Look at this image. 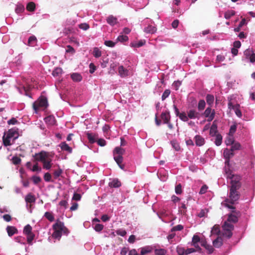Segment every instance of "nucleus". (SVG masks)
<instances>
[{"label":"nucleus","instance_id":"f704fd0d","mask_svg":"<svg viewBox=\"0 0 255 255\" xmlns=\"http://www.w3.org/2000/svg\"><path fill=\"white\" fill-rule=\"evenodd\" d=\"M220 233V226L218 225H214L213 228H212V230L211 231V235H219Z\"/></svg>","mask_w":255,"mask_h":255},{"label":"nucleus","instance_id":"4468645a","mask_svg":"<svg viewBox=\"0 0 255 255\" xmlns=\"http://www.w3.org/2000/svg\"><path fill=\"white\" fill-rule=\"evenodd\" d=\"M36 200L35 197L34 195H33L31 193H28L25 197V201L26 203V207L28 209L29 207H31V205H28V203H35Z\"/></svg>","mask_w":255,"mask_h":255},{"label":"nucleus","instance_id":"4be33fe9","mask_svg":"<svg viewBox=\"0 0 255 255\" xmlns=\"http://www.w3.org/2000/svg\"><path fill=\"white\" fill-rule=\"evenodd\" d=\"M18 91L19 93H20L22 95H25L30 98H32L31 94L29 93L28 89L23 86L21 88H18Z\"/></svg>","mask_w":255,"mask_h":255},{"label":"nucleus","instance_id":"f03ea898","mask_svg":"<svg viewBox=\"0 0 255 255\" xmlns=\"http://www.w3.org/2000/svg\"><path fill=\"white\" fill-rule=\"evenodd\" d=\"M125 152V150L120 147H116L113 151L114 160L116 162L119 167L122 170H124L125 165L122 164L123 161V155Z\"/></svg>","mask_w":255,"mask_h":255},{"label":"nucleus","instance_id":"6e6d98bb","mask_svg":"<svg viewBox=\"0 0 255 255\" xmlns=\"http://www.w3.org/2000/svg\"><path fill=\"white\" fill-rule=\"evenodd\" d=\"M31 233H32V227L29 224L26 225L23 229V233L26 235Z\"/></svg>","mask_w":255,"mask_h":255},{"label":"nucleus","instance_id":"c9c22d12","mask_svg":"<svg viewBox=\"0 0 255 255\" xmlns=\"http://www.w3.org/2000/svg\"><path fill=\"white\" fill-rule=\"evenodd\" d=\"M236 14V12L233 10H229L225 12L224 14V17L226 19H229L230 18L235 15Z\"/></svg>","mask_w":255,"mask_h":255},{"label":"nucleus","instance_id":"bf43d9fd","mask_svg":"<svg viewBox=\"0 0 255 255\" xmlns=\"http://www.w3.org/2000/svg\"><path fill=\"white\" fill-rule=\"evenodd\" d=\"M43 178L45 182H50L52 181L51 175L49 172L45 173L44 174Z\"/></svg>","mask_w":255,"mask_h":255},{"label":"nucleus","instance_id":"72a5a7b5","mask_svg":"<svg viewBox=\"0 0 255 255\" xmlns=\"http://www.w3.org/2000/svg\"><path fill=\"white\" fill-rule=\"evenodd\" d=\"M13 63L15 64V66L17 67L20 66L22 64V56L21 54H19L17 56H16L13 62Z\"/></svg>","mask_w":255,"mask_h":255},{"label":"nucleus","instance_id":"0e129e2a","mask_svg":"<svg viewBox=\"0 0 255 255\" xmlns=\"http://www.w3.org/2000/svg\"><path fill=\"white\" fill-rule=\"evenodd\" d=\"M170 94V90L169 89H166L163 93L162 94L161 99L162 101L165 100L168 96H169Z\"/></svg>","mask_w":255,"mask_h":255},{"label":"nucleus","instance_id":"4c0bfd02","mask_svg":"<svg viewBox=\"0 0 255 255\" xmlns=\"http://www.w3.org/2000/svg\"><path fill=\"white\" fill-rule=\"evenodd\" d=\"M144 44V42L142 40H140L138 41H134L130 43V46L132 47L139 48L141 47Z\"/></svg>","mask_w":255,"mask_h":255},{"label":"nucleus","instance_id":"ddd939ff","mask_svg":"<svg viewBox=\"0 0 255 255\" xmlns=\"http://www.w3.org/2000/svg\"><path fill=\"white\" fill-rule=\"evenodd\" d=\"M6 134L8 135V137H11L13 139L17 138L18 137V128H13L9 129Z\"/></svg>","mask_w":255,"mask_h":255},{"label":"nucleus","instance_id":"774afa93","mask_svg":"<svg viewBox=\"0 0 255 255\" xmlns=\"http://www.w3.org/2000/svg\"><path fill=\"white\" fill-rule=\"evenodd\" d=\"M177 252L178 255H185V249L182 247H178L177 248Z\"/></svg>","mask_w":255,"mask_h":255},{"label":"nucleus","instance_id":"bb28decb","mask_svg":"<svg viewBox=\"0 0 255 255\" xmlns=\"http://www.w3.org/2000/svg\"><path fill=\"white\" fill-rule=\"evenodd\" d=\"M206 100L209 107H212L214 102V96L211 94H207L206 97Z\"/></svg>","mask_w":255,"mask_h":255},{"label":"nucleus","instance_id":"423d86ee","mask_svg":"<svg viewBox=\"0 0 255 255\" xmlns=\"http://www.w3.org/2000/svg\"><path fill=\"white\" fill-rule=\"evenodd\" d=\"M48 106V103L47 99L44 96H41L39 97L37 100L34 102L33 104V108L35 111V113H37L39 107L47 108Z\"/></svg>","mask_w":255,"mask_h":255},{"label":"nucleus","instance_id":"0eeeda50","mask_svg":"<svg viewBox=\"0 0 255 255\" xmlns=\"http://www.w3.org/2000/svg\"><path fill=\"white\" fill-rule=\"evenodd\" d=\"M239 188L236 187H231L229 193V199L231 204H234L240 197V194L237 191Z\"/></svg>","mask_w":255,"mask_h":255},{"label":"nucleus","instance_id":"a18cd8bd","mask_svg":"<svg viewBox=\"0 0 255 255\" xmlns=\"http://www.w3.org/2000/svg\"><path fill=\"white\" fill-rule=\"evenodd\" d=\"M14 240L15 242L23 245H26L25 239L24 237L21 236H18L14 238Z\"/></svg>","mask_w":255,"mask_h":255},{"label":"nucleus","instance_id":"c85d7f7f","mask_svg":"<svg viewBox=\"0 0 255 255\" xmlns=\"http://www.w3.org/2000/svg\"><path fill=\"white\" fill-rule=\"evenodd\" d=\"M54 232L52 234V237L55 239L60 240L62 236L61 230L58 228L53 229Z\"/></svg>","mask_w":255,"mask_h":255},{"label":"nucleus","instance_id":"f3484780","mask_svg":"<svg viewBox=\"0 0 255 255\" xmlns=\"http://www.w3.org/2000/svg\"><path fill=\"white\" fill-rule=\"evenodd\" d=\"M196 145L197 146H201L205 144V140L204 138L200 135H196L194 137Z\"/></svg>","mask_w":255,"mask_h":255},{"label":"nucleus","instance_id":"49530a36","mask_svg":"<svg viewBox=\"0 0 255 255\" xmlns=\"http://www.w3.org/2000/svg\"><path fill=\"white\" fill-rule=\"evenodd\" d=\"M26 235L27 236V241L28 243L30 245H32V241L33 240V239L35 237V235L33 233H31L30 234H28Z\"/></svg>","mask_w":255,"mask_h":255},{"label":"nucleus","instance_id":"20e7f679","mask_svg":"<svg viewBox=\"0 0 255 255\" xmlns=\"http://www.w3.org/2000/svg\"><path fill=\"white\" fill-rule=\"evenodd\" d=\"M227 179H231V187L240 188L241 186V177L238 175L232 174L230 171H226Z\"/></svg>","mask_w":255,"mask_h":255},{"label":"nucleus","instance_id":"2eb2a0df","mask_svg":"<svg viewBox=\"0 0 255 255\" xmlns=\"http://www.w3.org/2000/svg\"><path fill=\"white\" fill-rule=\"evenodd\" d=\"M140 255H145L150 253L153 250V247L150 246H146L139 249Z\"/></svg>","mask_w":255,"mask_h":255},{"label":"nucleus","instance_id":"5701e85b","mask_svg":"<svg viewBox=\"0 0 255 255\" xmlns=\"http://www.w3.org/2000/svg\"><path fill=\"white\" fill-rule=\"evenodd\" d=\"M6 231L7 232L8 235L9 237H11L14 234H16L18 232L17 229L13 226H7L6 227Z\"/></svg>","mask_w":255,"mask_h":255},{"label":"nucleus","instance_id":"c03bdc74","mask_svg":"<svg viewBox=\"0 0 255 255\" xmlns=\"http://www.w3.org/2000/svg\"><path fill=\"white\" fill-rule=\"evenodd\" d=\"M24 10V6L22 4H17L15 9V12L17 14L22 12Z\"/></svg>","mask_w":255,"mask_h":255},{"label":"nucleus","instance_id":"6ab92c4d","mask_svg":"<svg viewBox=\"0 0 255 255\" xmlns=\"http://www.w3.org/2000/svg\"><path fill=\"white\" fill-rule=\"evenodd\" d=\"M111 188H118L121 186V183L118 179H113L109 183Z\"/></svg>","mask_w":255,"mask_h":255},{"label":"nucleus","instance_id":"e433bc0d","mask_svg":"<svg viewBox=\"0 0 255 255\" xmlns=\"http://www.w3.org/2000/svg\"><path fill=\"white\" fill-rule=\"evenodd\" d=\"M205 106H206V103H205V101L203 99L200 100L198 103V105H197L198 111H202V110H203L205 109Z\"/></svg>","mask_w":255,"mask_h":255},{"label":"nucleus","instance_id":"dca6fc26","mask_svg":"<svg viewBox=\"0 0 255 255\" xmlns=\"http://www.w3.org/2000/svg\"><path fill=\"white\" fill-rule=\"evenodd\" d=\"M118 72L120 76L122 77H126L129 75L128 70L125 68L123 65H121L118 68Z\"/></svg>","mask_w":255,"mask_h":255},{"label":"nucleus","instance_id":"4d7b16f0","mask_svg":"<svg viewBox=\"0 0 255 255\" xmlns=\"http://www.w3.org/2000/svg\"><path fill=\"white\" fill-rule=\"evenodd\" d=\"M93 54L96 58H99L101 56V51L97 47H95L93 50Z\"/></svg>","mask_w":255,"mask_h":255},{"label":"nucleus","instance_id":"a878e982","mask_svg":"<svg viewBox=\"0 0 255 255\" xmlns=\"http://www.w3.org/2000/svg\"><path fill=\"white\" fill-rule=\"evenodd\" d=\"M223 244V240L221 237H218L215 240L213 241V245L214 247L219 248Z\"/></svg>","mask_w":255,"mask_h":255},{"label":"nucleus","instance_id":"cd10ccee","mask_svg":"<svg viewBox=\"0 0 255 255\" xmlns=\"http://www.w3.org/2000/svg\"><path fill=\"white\" fill-rule=\"evenodd\" d=\"M217 126L214 122L210 129V135L211 136H214L217 134Z\"/></svg>","mask_w":255,"mask_h":255},{"label":"nucleus","instance_id":"7c9ffc66","mask_svg":"<svg viewBox=\"0 0 255 255\" xmlns=\"http://www.w3.org/2000/svg\"><path fill=\"white\" fill-rule=\"evenodd\" d=\"M247 24V20L245 18H243L240 23L239 24L238 26L237 27H235L234 28V31L235 32H239L241 28Z\"/></svg>","mask_w":255,"mask_h":255},{"label":"nucleus","instance_id":"473e14b6","mask_svg":"<svg viewBox=\"0 0 255 255\" xmlns=\"http://www.w3.org/2000/svg\"><path fill=\"white\" fill-rule=\"evenodd\" d=\"M235 141L234 135H228L225 139V143L227 145H231Z\"/></svg>","mask_w":255,"mask_h":255},{"label":"nucleus","instance_id":"5fc2aeb1","mask_svg":"<svg viewBox=\"0 0 255 255\" xmlns=\"http://www.w3.org/2000/svg\"><path fill=\"white\" fill-rule=\"evenodd\" d=\"M87 137L89 141L91 143H94L96 142V139L94 135L92 133L88 132L87 133Z\"/></svg>","mask_w":255,"mask_h":255},{"label":"nucleus","instance_id":"b1692460","mask_svg":"<svg viewBox=\"0 0 255 255\" xmlns=\"http://www.w3.org/2000/svg\"><path fill=\"white\" fill-rule=\"evenodd\" d=\"M107 22L110 25L114 26L118 23V19L116 17L111 15L108 17Z\"/></svg>","mask_w":255,"mask_h":255},{"label":"nucleus","instance_id":"79ce46f5","mask_svg":"<svg viewBox=\"0 0 255 255\" xmlns=\"http://www.w3.org/2000/svg\"><path fill=\"white\" fill-rule=\"evenodd\" d=\"M223 230H228L232 231L234 229V226L227 222H225L224 225L222 226Z\"/></svg>","mask_w":255,"mask_h":255},{"label":"nucleus","instance_id":"f8f14e48","mask_svg":"<svg viewBox=\"0 0 255 255\" xmlns=\"http://www.w3.org/2000/svg\"><path fill=\"white\" fill-rule=\"evenodd\" d=\"M187 114L188 119H196L199 118L200 114L195 109H190L188 110L187 112Z\"/></svg>","mask_w":255,"mask_h":255},{"label":"nucleus","instance_id":"aec40b11","mask_svg":"<svg viewBox=\"0 0 255 255\" xmlns=\"http://www.w3.org/2000/svg\"><path fill=\"white\" fill-rule=\"evenodd\" d=\"M59 146L61 149L63 150L68 152V153H72V149L71 147H70L66 142H62L60 144Z\"/></svg>","mask_w":255,"mask_h":255},{"label":"nucleus","instance_id":"9d476101","mask_svg":"<svg viewBox=\"0 0 255 255\" xmlns=\"http://www.w3.org/2000/svg\"><path fill=\"white\" fill-rule=\"evenodd\" d=\"M245 58L249 59L251 63L255 62V53L250 49H246L244 52Z\"/></svg>","mask_w":255,"mask_h":255},{"label":"nucleus","instance_id":"8fccbe9b","mask_svg":"<svg viewBox=\"0 0 255 255\" xmlns=\"http://www.w3.org/2000/svg\"><path fill=\"white\" fill-rule=\"evenodd\" d=\"M35 8V4L33 2H29L27 4L26 9L27 10L30 11H34Z\"/></svg>","mask_w":255,"mask_h":255},{"label":"nucleus","instance_id":"9b49d317","mask_svg":"<svg viewBox=\"0 0 255 255\" xmlns=\"http://www.w3.org/2000/svg\"><path fill=\"white\" fill-rule=\"evenodd\" d=\"M224 157L225 159V164H229L230 162V159L231 157H232L234 153L231 149H229L228 148H226L223 153Z\"/></svg>","mask_w":255,"mask_h":255},{"label":"nucleus","instance_id":"1a4fd4ad","mask_svg":"<svg viewBox=\"0 0 255 255\" xmlns=\"http://www.w3.org/2000/svg\"><path fill=\"white\" fill-rule=\"evenodd\" d=\"M56 228H58L61 230V233H63V235L67 236L69 234V231L68 229L65 227L64 223L59 221L58 220H57L56 222L53 225V229Z\"/></svg>","mask_w":255,"mask_h":255},{"label":"nucleus","instance_id":"6e6552de","mask_svg":"<svg viewBox=\"0 0 255 255\" xmlns=\"http://www.w3.org/2000/svg\"><path fill=\"white\" fill-rule=\"evenodd\" d=\"M203 116L207 118L208 122H211L215 118V111L212 110L211 107H207L203 114Z\"/></svg>","mask_w":255,"mask_h":255},{"label":"nucleus","instance_id":"603ef678","mask_svg":"<svg viewBox=\"0 0 255 255\" xmlns=\"http://www.w3.org/2000/svg\"><path fill=\"white\" fill-rule=\"evenodd\" d=\"M238 221V218L236 215L230 214L228 216V221L230 222L236 223Z\"/></svg>","mask_w":255,"mask_h":255},{"label":"nucleus","instance_id":"412c9836","mask_svg":"<svg viewBox=\"0 0 255 255\" xmlns=\"http://www.w3.org/2000/svg\"><path fill=\"white\" fill-rule=\"evenodd\" d=\"M161 118L163 121V123H167L170 119V116L169 111L162 112L161 114Z\"/></svg>","mask_w":255,"mask_h":255},{"label":"nucleus","instance_id":"c756f323","mask_svg":"<svg viewBox=\"0 0 255 255\" xmlns=\"http://www.w3.org/2000/svg\"><path fill=\"white\" fill-rule=\"evenodd\" d=\"M11 137H8V135L4 134L2 137L3 144L4 146H7L11 145L10 140Z\"/></svg>","mask_w":255,"mask_h":255},{"label":"nucleus","instance_id":"39448f33","mask_svg":"<svg viewBox=\"0 0 255 255\" xmlns=\"http://www.w3.org/2000/svg\"><path fill=\"white\" fill-rule=\"evenodd\" d=\"M142 24L145 25L143 28V31L146 33L153 34L156 31V28L154 26V22L152 20L146 18L143 21Z\"/></svg>","mask_w":255,"mask_h":255},{"label":"nucleus","instance_id":"37998d69","mask_svg":"<svg viewBox=\"0 0 255 255\" xmlns=\"http://www.w3.org/2000/svg\"><path fill=\"white\" fill-rule=\"evenodd\" d=\"M44 217L51 222L54 221V217L52 213L51 212H46L44 215Z\"/></svg>","mask_w":255,"mask_h":255},{"label":"nucleus","instance_id":"3c124183","mask_svg":"<svg viewBox=\"0 0 255 255\" xmlns=\"http://www.w3.org/2000/svg\"><path fill=\"white\" fill-rule=\"evenodd\" d=\"M201 245L205 248V249L208 251L209 254H212L214 251L213 247L211 246L207 245L206 243H203Z\"/></svg>","mask_w":255,"mask_h":255},{"label":"nucleus","instance_id":"7ed1b4c3","mask_svg":"<svg viewBox=\"0 0 255 255\" xmlns=\"http://www.w3.org/2000/svg\"><path fill=\"white\" fill-rule=\"evenodd\" d=\"M236 97L234 95H230L228 97V106L230 110L234 111L236 116L239 118H242V113L240 110V105L239 104H235L234 100L235 99Z\"/></svg>","mask_w":255,"mask_h":255},{"label":"nucleus","instance_id":"2f4dec72","mask_svg":"<svg viewBox=\"0 0 255 255\" xmlns=\"http://www.w3.org/2000/svg\"><path fill=\"white\" fill-rule=\"evenodd\" d=\"M37 42L36 37L34 35L30 36L28 39V45L30 46H34Z\"/></svg>","mask_w":255,"mask_h":255},{"label":"nucleus","instance_id":"338daca9","mask_svg":"<svg viewBox=\"0 0 255 255\" xmlns=\"http://www.w3.org/2000/svg\"><path fill=\"white\" fill-rule=\"evenodd\" d=\"M62 170L59 168L58 170L54 171L53 174L55 179H57L62 174Z\"/></svg>","mask_w":255,"mask_h":255},{"label":"nucleus","instance_id":"e2e57ef3","mask_svg":"<svg viewBox=\"0 0 255 255\" xmlns=\"http://www.w3.org/2000/svg\"><path fill=\"white\" fill-rule=\"evenodd\" d=\"M62 69L60 68H57L55 69L53 72L52 75L54 77L58 76L60 74L62 73Z\"/></svg>","mask_w":255,"mask_h":255},{"label":"nucleus","instance_id":"a211bd4d","mask_svg":"<svg viewBox=\"0 0 255 255\" xmlns=\"http://www.w3.org/2000/svg\"><path fill=\"white\" fill-rule=\"evenodd\" d=\"M44 122L48 125L53 126L55 125L56 119L52 115L48 116L44 119Z\"/></svg>","mask_w":255,"mask_h":255},{"label":"nucleus","instance_id":"a19ab883","mask_svg":"<svg viewBox=\"0 0 255 255\" xmlns=\"http://www.w3.org/2000/svg\"><path fill=\"white\" fill-rule=\"evenodd\" d=\"M215 136V144L217 146H220L222 143V136L221 134L218 133Z\"/></svg>","mask_w":255,"mask_h":255},{"label":"nucleus","instance_id":"13d9d810","mask_svg":"<svg viewBox=\"0 0 255 255\" xmlns=\"http://www.w3.org/2000/svg\"><path fill=\"white\" fill-rule=\"evenodd\" d=\"M31 180L34 184H37L40 183L42 179L39 176L36 175H33L31 177Z\"/></svg>","mask_w":255,"mask_h":255},{"label":"nucleus","instance_id":"ea45409f","mask_svg":"<svg viewBox=\"0 0 255 255\" xmlns=\"http://www.w3.org/2000/svg\"><path fill=\"white\" fill-rule=\"evenodd\" d=\"M241 144L239 142L235 141L231 145V149L234 151L235 150H238L241 149Z\"/></svg>","mask_w":255,"mask_h":255},{"label":"nucleus","instance_id":"69168bd1","mask_svg":"<svg viewBox=\"0 0 255 255\" xmlns=\"http://www.w3.org/2000/svg\"><path fill=\"white\" fill-rule=\"evenodd\" d=\"M175 191L176 194H181L182 192V186L181 184H178L175 186Z\"/></svg>","mask_w":255,"mask_h":255},{"label":"nucleus","instance_id":"864d4df0","mask_svg":"<svg viewBox=\"0 0 255 255\" xmlns=\"http://www.w3.org/2000/svg\"><path fill=\"white\" fill-rule=\"evenodd\" d=\"M178 117L181 121L183 122H186L189 121L187 114L186 115V114L185 112L181 113Z\"/></svg>","mask_w":255,"mask_h":255},{"label":"nucleus","instance_id":"052dcab7","mask_svg":"<svg viewBox=\"0 0 255 255\" xmlns=\"http://www.w3.org/2000/svg\"><path fill=\"white\" fill-rule=\"evenodd\" d=\"M237 130V125L234 124L232 125L230 128V130L228 134L231 135H234Z\"/></svg>","mask_w":255,"mask_h":255},{"label":"nucleus","instance_id":"09e8293b","mask_svg":"<svg viewBox=\"0 0 255 255\" xmlns=\"http://www.w3.org/2000/svg\"><path fill=\"white\" fill-rule=\"evenodd\" d=\"M128 40V37L126 35H124L123 34H121L120 35H119L117 39V41H120L121 42H126Z\"/></svg>","mask_w":255,"mask_h":255},{"label":"nucleus","instance_id":"58836bf2","mask_svg":"<svg viewBox=\"0 0 255 255\" xmlns=\"http://www.w3.org/2000/svg\"><path fill=\"white\" fill-rule=\"evenodd\" d=\"M172 147L177 151L180 149V146L179 143L176 140H173L170 141Z\"/></svg>","mask_w":255,"mask_h":255},{"label":"nucleus","instance_id":"de8ad7c7","mask_svg":"<svg viewBox=\"0 0 255 255\" xmlns=\"http://www.w3.org/2000/svg\"><path fill=\"white\" fill-rule=\"evenodd\" d=\"M31 170L32 172H36L37 173H40L42 171V168H41V167H40L38 166V163H36L35 164H34L33 165L32 168L31 169Z\"/></svg>","mask_w":255,"mask_h":255},{"label":"nucleus","instance_id":"f257e3e1","mask_svg":"<svg viewBox=\"0 0 255 255\" xmlns=\"http://www.w3.org/2000/svg\"><path fill=\"white\" fill-rule=\"evenodd\" d=\"M33 157L38 161H41L43 164V168L46 170H50L52 167V159L49 157L48 152L42 151L39 153H35Z\"/></svg>","mask_w":255,"mask_h":255},{"label":"nucleus","instance_id":"393cba45","mask_svg":"<svg viewBox=\"0 0 255 255\" xmlns=\"http://www.w3.org/2000/svg\"><path fill=\"white\" fill-rule=\"evenodd\" d=\"M71 78L73 81L76 82H79L82 80V75L78 73H73L71 74Z\"/></svg>","mask_w":255,"mask_h":255},{"label":"nucleus","instance_id":"680f3d73","mask_svg":"<svg viewBox=\"0 0 255 255\" xmlns=\"http://www.w3.org/2000/svg\"><path fill=\"white\" fill-rule=\"evenodd\" d=\"M154 253L155 255H165L166 253V251L163 249H160L155 250Z\"/></svg>","mask_w":255,"mask_h":255}]
</instances>
